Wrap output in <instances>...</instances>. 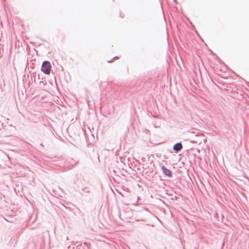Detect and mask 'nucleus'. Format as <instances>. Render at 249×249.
I'll return each mask as SVG.
<instances>
[{"label": "nucleus", "mask_w": 249, "mask_h": 249, "mask_svg": "<svg viewBox=\"0 0 249 249\" xmlns=\"http://www.w3.org/2000/svg\"><path fill=\"white\" fill-rule=\"evenodd\" d=\"M52 66L50 62L48 61H45L43 62L41 70L43 72L46 74L50 73Z\"/></svg>", "instance_id": "f257e3e1"}, {"label": "nucleus", "mask_w": 249, "mask_h": 249, "mask_svg": "<svg viewBox=\"0 0 249 249\" xmlns=\"http://www.w3.org/2000/svg\"><path fill=\"white\" fill-rule=\"evenodd\" d=\"M189 136L191 138H193L194 137H195V139L194 140H192L191 142H196L197 143L199 141V140L198 139V138L200 137L201 135V134L200 132H189L188 133Z\"/></svg>", "instance_id": "f03ea898"}, {"label": "nucleus", "mask_w": 249, "mask_h": 249, "mask_svg": "<svg viewBox=\"0 0 249 249\" xmlns=\"http://www.w3.org/2000/svg\"><path fill=\"white\" fill-rule=\"evenodd\" d=\"M78 163V161H76L73 159H68L66 161V165H68L69 168H71L72 167L76 165Z\"/></svg>", "instance_id": "7ed1b4c3"}, {"label": "nucleus", "mask_w": 249, "mask_h": 249, "mask_svg": "<svg viewBox=\"0 0 249 249\" xmlns=\"http://www.w3.org/2000/svg\"><path fill=\"white\" fill-rule=\"evenodd\" d=\"M161 170L165 176L169 177H172V172L164 166L161 167Z\"/></svg>", "instance_id": "20e7f679"}, {"label": "nucleus", "mask_w": 249, "mask_h": 249, "mask_svg": "<svg viewBox=\"0 0 249 249\" xmlns=\"http://www.w3.org/2000/svg\"><path fill=\"white\" fill-rule=\"evenodd\" d=\"M173 150L176 152H179L182 148V145L181 142H178L175 144L173 146Z\"/></svg>", "instance_id": "39448f33"}, {"label": "nucleus", "mask_w": 249, "mask_h": 249, "mask_svg": "<svg viewBox=\"0 0 249 249\" xmlns=\"http://www.w3.org/2000/svg\"><path fill=\"white\" fill-rule=\"evenodd\" d=\"M112 61V60H111L108 61V63H110V62H111Z\"/></svg>", "instance_id": "423d86ee"}, {"label": "nucleus", "mask_w": 249, "mask_h": 249, "mask_svg": "<svg viewBox=\"0 0 249 249\" xmlns=\"http://www.w3.org/2000/svg\"><path fill=\"white\" fill-rule=\"evenodd\" d=\"M117 57H113V59H115L116 58H117Z\"/></svg>", "instance_id": "0eeeda50"}]
</instances>
